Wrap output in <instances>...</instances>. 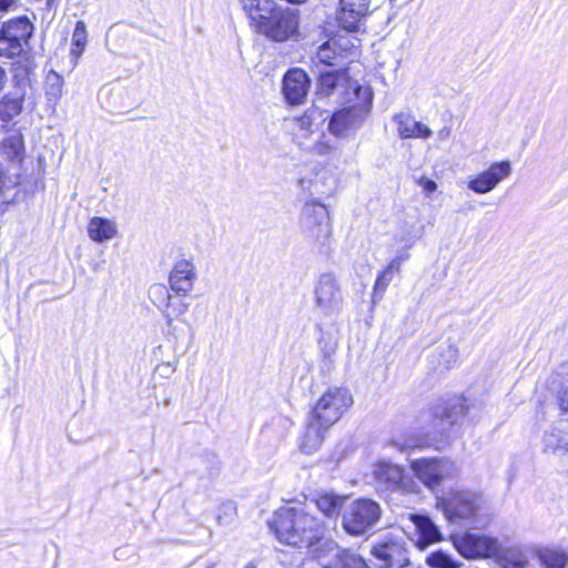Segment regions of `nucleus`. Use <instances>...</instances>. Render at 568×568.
<instances>
[{"instance_id": "obj_29", "label": "nucleus", "mask_w": 568, "mask_h": 568, "mask_svg": "<svg viewBox=\"0 0 568 568\" xmlns=\"http://www.w3.org/2000/svg\"><path fill=\"white\" fill-rule=\"evenodd\" d=\"M239 2L253 23L265 18V14L275 8L274 0H239Z\"/></svg>"}, {"instance_id": "obj_14", "label": "nucleus", "mask_w": 568, "mask_h": 568, "mask_svg": "<svg viewBox=\"0 0 568 568\" xmlns=\"http://www.w3.org/2000/svg\"><path fill=\"white\" fill-rule=\"evenodd\" d=\"M372 554L379 568H404L409 564L404 542L395 538L381 540L373 547Z\"/></svg>"}, {"instance_id": "obj_42", "label": "nucleus", "mask_w": 568, "mask_h": 568, "mask_svg": "<svg viewBox=\"0 0 568 568\" xmlns=\"http://www.w3.org/2000/svg\"><path fill=\"white\" fill-rule=\"evenodd\" d=\"M408 255H400L394 257L385 267L388 272H390L393 275L398 274L402 268V263L404 260H406Z\"/></svg>"}, {"instance_id": "obj_32", "label": "nucleus", "mask_w": 568, "mask_h": 568, "mask_svg": "<svg viewBox=\"0 0 568 568\" xmlns=\"http://www.w3.org/2000/svg\"><path fill=\"white\" fill-rule=\"evenodd\" d=\"M88 42V34L85 23L83 21H78L75 28L72 33V42H71V55L75 59L74 63L78 62L79 58L82 55L85 45Z\"/></svg>"}, {"instance_id": "obj_28", "label": "nucleus", "mask_w": 568, "mask_h": 568, "mask_svg": "<svg viewBox=\"0 0 568 568\" xmlns=\"http://www.w3.org/2000/svg\"><path fill=\"white\" fill-rule=\"evenodd\" d=\"M2 30L22 49L33 32V26L28 18L19 17L8 21Z\"/></svg>"}, {"instance_id": "obj_4", "label": "nucleus", "mask_w": 568, "mask_h": 568, "mask_svg": "<svg viewBox=\"0 0 568 568\" xmlns=\"http://www.w3.org/2000/svg\"><path fill=\"white\" fill-rule=\"evenodd\" d=\"M436 507L450 523L479 524L485 505L483 497L476 493L453 490L437 498Z\"/></svg>"}, {"instance_id": "obj_20", "label": "nucleus", "mask_w": 568, "mask_h": 568, "mask_svg": "<svg viewBox=\"0 0 568 568\" xmlns=\"http://www.w3.org/2000/svg\"><path fill=\"white\" fill-rule=\"evenodd\" d=\"M393 122L402 139H428L433 134L432 130L426 124L416 121L414 116L407 112L394 114Z\"/></svg>"}, {"instance_id": "obj_44", "label": "nucleus", "mask_w": 568, "mask_h": 568, "mask_svg": "<svg viewBox=\"0 0 568 568\" xmlns=\"http://www.w3.org/2000/svg\"><path fill=\"white\" fill-rule=\"evenodd\" d=\"M13 0H0V12L7 11L12 4Z\"/></svg>"}, {"instance_id": "obj_48", "label": "nucleus", "mask_w": 568, "mask_h": 568, "mask_svg": "<svg viewBox=\"0 0 568 568\" xmlns=\"http://www.w3.org/2000/svg\"><path fill=\"white\" fill-rule=\"evenodd\" d=\"M217 521L221 524L222 523V517L221 516H217Z\"/></svg>"}, {"instance_id": "obj_11", "label": "nucleus", "mask_w": 568, "mask_h": 568, "mask_svg": "<svg viewBox=\"0 0 568 568\" xmlns=\"http://www.w3.org/2000/svg\"><path fill=\"white\" fill-rule=\"evenodd\" d=\"M373 476L381 490L409 493L415 484L404 475V468L390 462L381 460L374 465Z\"/></svg>"}, {"instance_id": "obj_37", "label": "nucleus", "mask_w": 568, "mask_h": 568, "mask_svg": "<svg viewBox=\"0 0 568 568\" xmlns=\"http://www.w3.org/2000/svg\"><path fill=\"white\" fill-rule=\"evenodd\" d=\"M22 49L13 43V40L3 32V30H0V57L3 58H12L14 55H18Z\"/></svg>"}, {"instance_id": "obj_19", "label": "nucleus", "mask_w": 568, "mask_h": 568, "mask_svg": "<svg viewBox=\"0 0 568 568\" xmlns=\"http://www.w3.org/2000/svg\"><path fill=\"white\" fill-rule=\"evenodd\" d=\"M466 413L464 399L455 397L449 399L446 405L437 406L435 408V428L437 433H444L448 427L455 424L459 417Z\"/></svg>"}, {"instance_id": "obj_8", "label": "nucleus", "mask_w": 568, "mask_h": 568, "mask_svg": "<svg viewBox=\"0 0 568 568\" xmlns=\"http://www.w3.org/2000/svg\"><path fill=\"white\" fill-rule=\"evenodd\" d=\"M256 30L274 41H285L292 37L298 28V18L296 13L288 9L275 8L266 13L255 23Z\"/></svg>"}, {"instance_id": "obj_13", "label": "nucleus", "mask_w": 568, "mask_h": 568, "mask_svg": "<svg viewBox=\"0 0 568 568\" xmlns=\"http://www.w3.org/2000/svg\"><path fill=\"white\" fill-rule=\"evenodd\" d=\"M511 172L510 161L493 162L485 171L469 179L467 187L476 194H487L496 189L500 182L508 179Z\"/></svg>"}, {"instance_id": "obj_10", "label": "nucleus", "mask_w": 568, "mask_h": 568, "mask_svg": "<svg viewBox=\"0 0 568 568\" xmlns=\"http://www.w3.org/2000/svg\"><path fill=\"white\" fill-rule=\"evenodd\" d=\"M415 476L428 488L434 489L444 479L457 474L456 464L444 458H419L410 462Z\"/></svg>"}, {"instance_id": "obj_27", "label": "nucleus", "mask_w": 568, "mask_h": 568, "mask_svg": "<svg viewBox=\"0 0 568 568\" xmlns=\"http://www.w3.org/2000/svg\"><path fill=\"white\" fill-rule=\"evenodd\" d=\"M118 233L116 223L112 220L94 216L88 224L89 237L98 243L112 240Z\"/></svg>"}, {"instance_id": "obj_7", "label": "nucleus", "mask_w": 568, "mask_h": 568, "mask_svg": "<svg viewBox=\"0 0 568 568\" xmlns=\"http://www.w3.org/2000/svg\"><path fill=\"white\" fill-rule=\"evenodd\" d=\"M455 549L466 559L491 558L498 555L500 542L496 537L466 531L452 535Z\"/></svg>"}, {"instance_id": "obj_33", "label": "nucleus", "mask_w": 568, "mask_h": 568, "mask_svg": "<svg viewBox=\"0 0 568 568\" xmlns=\"http://www.w3.org/2000/svg\"><path fill=\"white\" fill-rule=\"evenodd\" d=\"M3 152L9 159H21L23 152V141L19 133L11 134L3 140L2 143Z\"/></svg>"}, {"instance_id": "obj_16", "label": "nucleus", "mask_w": 568, "mask_h": 568, "mask_svg": "<svg viewBox=\"0 0 568 568\" xmlns=\"http://www.w3.org/2000/svg\"><path fill=\"white\" fill-rule=\"evenodd\" d=\"M314 557L322 568H368L359 556L349 551H341L332 540L324 542L322 552L315 549Z\"/></svg>"}, {"instance_id": "obj_15", "label": "nucleus", "mask_w": 568, "mask_h": 568, "mask_svg": "<svg viewBox=\"0 0 568 568\" xmlns=\"http://www.w3.org/2000/svg\"><path fill=\"white\" fill-rule=\"evenodd\" d=\"M372 0H339L336 13L338 26L349 32L357 31L372 13Z\"/></svg>"}, {"instance_id": "obj_3", "label": "nucleus", "mask_w": 568, "mask_h": 568, "mask_svg": "<svg viewBox=\"0 0 568 568\" xmlns=\"http://www.w3.org/2000/svg\"><path fill=\"white\" fill-rule=\"evenodd\" d=\"M326 118L317 108L307 109L301 116L292 120L294 141L305 151L326 155L332 145L326 141L323 124Z\"/></svg>"}, {"instance_id": "obj_34", "label": "nucleus", "mask_w": 568, "mask_h": 568, "mask_svg": "<svg viewBox=\"0 0 568 568\" xmlns=\"http://www.w3.org/2000/svg\"><path fill=\"white\" fill-rule=\"evenodd\" d=\"M426 564L432 568H459L450 555L442 550L434 551L426 557Z\"/></svg>"}, {"instance_id": "obj_2", "label": "nucleus", "mask_w": 568, "mask_h": 568, "mask_svg": "<svg viewBox=\"0 0 568 568\" xmlns=\"http://www.w3.org/2000/svg\"><path fill=\"white\" fill-rule=\"evenodd\" d=\"M270 528L276 538L286 545L298 548L324 550V536L327 530L325 520L312 514L307 506L282 507L275 511Z\"/></svg>"}, {"instance_id": "obj_1", "label": "nucleus", "mask_w": 568, "mask_h": 568, "mask_svg": "<svg viewBox=\"0 0 568 568\" xmlns=\"http://www.w3.org/2000/svg\"><path fill=\"white\" fill-rule=\"evenodd\" d=\"M317 94L344 105L332 114L328 123V130L335 136L344 138L357 131L371 113L372 91L358 85L345 72H322Z\"/></svg>"}, {"instance_id": "obj_39", "label": "nucleus", "mask_w": 568, "mask_h": 568, "mask_svg": "<svg viewBox=\"0 0 568 568\" xmlns=\"http://www.w3.org/2000/svg\"><path fill=\"white\" fill-rule=\"evenodd\" d=\"M444 356V367L449 368L455 365L459 357L458 348L454 345H447L442 354Z\"/></svg>"}, {"instance_id": "obj_35", "label": "nucleus", "mask_w": 568, "mask_h": 568, "mask_svg": "<svg viewBox=\"0 0 568 568\" xmlns=\"http://www.w3.org/2000/svg\"><path fill=\"white\" fill-rule=\"evenodd\" d=\"M22 109L21 101L18 99H3L0 102V119L4 122L17 116Z\"/></svg>"}, {"instance_id": "obj_25", "label": "nucleus", "mask_w": 568, "mask_h": 568, "mask_svg": "<svg viewBox=\"0 0 568 568\" xmlns=\"http://www.w3.org/2000/svg\"><path fill=\"white\" fill-rule=\"evenodd\" d=\"M347 38L331 39L323 43L317 50V59L321 63L326 65H337L344 58L347 44Z\"/></svg>"}, {"instance_id": "obj_23", "label": "nucleus", "mask_w": 568, "mask_h": 568, "mask_svg": "<svg viewBox=\"0 0 568 568\" xmlns=\"http://www.w3.org/2000/svg\"><path fill=\"white\" fill-rule=\"evenodd\" d=\"M410 519L418 534L417 546L425 548L430 544L442 540V532L434 521L425 515H412Z\"/></svg>"}, {"instance_id": "obj_26", "label": "nucleus", "mask_w": 568, "mask_h": 568, "mask_svg": "<svg viewBox=\"0 0 568 568\" xmlns=\"http://www.w3.org/2000/svg\"><path fill=\"white\" fill-rule=\"evenodd\" d=\"M346 497L339 496L333 493H321L315 498L312 499V503L315 507L326 517V524L336 519L344 506Z\"/></svg>"}, {"instance_id": "obj_45", "label": "nucleus", "mask_w": 568, "mask_h": 568, "mask_svg": "<svg viewBox=\"0 0 568 568\" xmlns=\"http://www.w3.org/2000/svg\"><path fill=\"white\" fill-rule=\"evenodd\" d=\"M6 72L4 70L0 67V91L4 88V83H6Z\"/></svg>"}, {"instance_id": "obj_5", "label": "nucleus", "mask_w": 568, "mask_h": 568, "mask_svg": "<svg viewBox=\"0 0 568 568\" xmlns=\"http://www.w3.org/2000/svg\"><path fill=\"white\" fill-rule=\"evenodd\" d=\"M381 517L382 508L378 503L369 498H358L345 509L343 527L347 534L361 536L369 531Z\"/></svg>"}, {"instance_id": "obj_41", "label": "nucleus", "mask_w": 568, "mask_h": 568, "mask_svg": "<svg viewBox=\"0 0 568 568\" xmlns=\"http://www.w3.org/2000/svg\"><path fill=\"white\" fill-rule=\"evenodd\" d=\"M155 371L161 377L169 378L175 372V365L171 362L161 363Z\"/></svg>"}, {"instance_id": "obj_46", "label": "nucleus", "mask_w": 568, "mask_h": 568, "mask_svg": "<svg viewBox=\"0 0 568 568\" xmlns=\"http://www.w3.org/2000/svg\"><path fill=\"white\" fill-rule=\"evenodd\" d=\"M224 507L230 513H233L235 510V507L233 506L232 503L225 504Z\"/></svg>"}, {"instance_id": "obj_9", "label": "nucleus", "mask_w": 568, "mask_h": 568, "mask_svg": "<svg viewBox=\"0 0 568 568\" xmlns=\"http://www.w3.org/2000/svg\"><path fill=\"white\" fill-rule=\"evenodd\" d=\"M300 226L305 236L322 241L331 234L329 214L327 207L315 199L305 202Z\"/></svg>"}, {"instance_id": "obj_6", "label": "nucleus", "mask_w": 568, "mask_h": 568, "mask_svg": "<svg viewBox=\"0 0 568 568\" xmlns=\"http://www.w3.org/2000/svg\"><path fill=\"white\" fill-rule=\"evenodd\" d=\"M352 405L353 396L348 389L328 388L316 402L310 416L323 423L324 427H332Z\"/></svg>"}, {"instance_id": "obj_22", "label": "nucleus", "mask_w": 568, "mask_h": 568, "mask_svg": "<svg viewBox=\"0 0 568 568\" xmlns=\"http://www.w3.org/2000/svg\"><path fill=\"white\" fill-rule=\"evenodd\" d=\"M329 428L331 427H324L323 423L314 420V418L310 416L305 433L301 439V452L307 455L316 453L321 448Z\"/></svg>"}, {"instance_id": "obj_43", "label": "nucleus", "mask_w": 568, "mask_h": 568, "mask_svg": "<svg viewBox=\"0 0 568 568\" xmlns=\"http://www.w3.org/2000/svg\"><path fill=\"white\" fill-rule=\"evenodd\" d=\"M559 407L562 412L568 413V386L564 387L558 396Z\"/></svg>"}, {"instance_id": "obj_30", "label": "nucleus", "mask_w": 568, "mask_h": 568, "mask_svg": "<svg viewBox=\"0 0 568 568\" xmlns=\"http://www.w3.org/2000/svg\"><path fill=\"white\" fill-rule=\"evenodd\" d=\"M63 78L59 73L51 71L47 77L45 98L53 109H55L63 95Z\"/></svg>"}, {"instance_id": "obj_36", "label": "nucleus", "mask_w": 568, "mask_h": 568, "mask_svg": "<svg viewBox=\"0 0 568 568\" xmlns=\"http://www.w3.org/2000/svg\"><path fill=\"white\" fill-rule=\"evenodd\" d=\"M395 275L384 268L378 275L374 284L373 288V300H381L388 287L389 283L393 281Z\"/></svg>"}, {"instance_id": "obj_40", "label": "nucleus", "mask_w": 568, "mask_h": 568, "mask_svg": "<svg viewBox=\"0 0 568 568\" xmlns=\"http://www.w3.org/2000/svg\"><path fill=\"white\" fill-rule=\"evenodd\" d=\"M418 185L422 187L423 192L429 196L432 193H434L436 190H437V184L435 181L426 178V176H422L419 180H418Z\"/></svg>"}, {"instance_id": "obj_21", "label": "nucleus", "mask_w": 568, "mask_h": 568, "mask_svg": "<svg viewBox=\"0 0 568 568\" xmlns=\"http://www.w3.org/2000/svg\"><path fill=\"white\" fill-rule=\"evenodd\" d=\"M150 297L159 308H161L168 320V323L172 322L173 316H179L186 311V305L180 303L178 306L174 305L173 297L169 288L164 284H154L150 288Z\"/></svg>"}, {"instance_id": "obj_17", "label": "nucleus", "mask_w": 568, "mask_h": 568, "mask_svg": "<svg viewBox=\"0 0 568 568\" xmlns=\"http://www.w3.org/2000/svg\"><path fill=\"white\" fill-rule=\"evenodd\" d=\"M196 277L194 263L191 260L181 258L175 262L170 272V287L176 294L185 296L193 290Z\"/></svg>"}, {"instance_id": "obj_12", "label": "nucleus", "mask_w": 568, "mask_h": 568, "mask_svg": "<svg viewBox=\"0 0 568 568\" xmlns=\"http://www.w3.org/2000/svg\"><path fill=\"white\" fill-rule=\"evenodd\" d=\"M317 310L324 315L338 313L343 297L337 278L332 273L320 275L314 287Z\"/></svg>"}, {"instance_id": "obj_24", "label": "nucleus", "mask_w": 568, "mask_h": 568, "mask_svg": "<svg viewBox=\"0 0 568 568\" xmlns=\"http://www.w3.org/2000/svg\"><path fill=\"white\" fill-rule=\"evenodd\" d=\"M335 179L327 172L318 173L313 180H298V186L307 192L312 199L317 196H328L335 191Z\"/></svg>"}, {"instance_id": "obj_18", "label": "nucleus", "mask_w": 568, "mask_h": 568, "mask_svg": "<svg viewBox=\"0 0 568 568\" xmlns=\"http://www.w3.org/2000/svg\"><path fill=\"white\" fill-rule=\"evenodd\" d=\"M310 89V79L301 69L290 70L283 79V92L291 104H301Z\"/></svg>"}, {"instance_id": "obj_47", "label": "nucleus", "mask_w": 568, "mask_h": 568, "mask_svg": "<svg viewBox=\"0 0 568 568\" xmlns=\"http://www.w3.org/2000/svg\"><path fill=\"white\" fill-rule=\"evenodd\" d=\"M287 2H291V3H304L306 0H286Z\"/></svg>"}, {"instance_id": "obj_31", "label": "nucleus", "mask_w": 568, "mask_h": 568, "mask_svg": "<svg viewBox=\"0 0 568 568\" xmlns=\"http://www.w3.org/2000/svg\"><path fill=\"white\" fill-rule=\"evenodd\" d=\"M544 568H566L568 564V551L561 549H545L539 554Z\"/></svg>"}, {"instance_id": "obj_38", "label": "nucleus", "mask_w": 568, "mask_h": 568, "mask_svg": "<svg viewBox=\"0 0 568 568\" xmlns=\"http://www.w3.org/2000/svg\"><path fill=\"white\" fill-rule=\"evenodd\" d=\"M393 445L400 452L406 453L415 448L427 447L432 445L428 438H407L403 443L393 442Z\"/></svg>"}]
</instances>
